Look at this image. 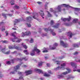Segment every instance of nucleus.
I'll list each match as a JSON object with an SVG mask.
<instances>
[{
    "mask_svg": "<svg viewBox=\"0 0 80 80\" xmlns=\"http://www.w3.org/2000/svg\"><path fill=\"white\" fill-rule=\"evenodd\" d=\"M35 52H36L37 53H40L41 52L40 50L39 49H37V46L34 47V49L32 50V52L30 53V55L31 56H34L35 55Z\"/></svg>",
    "mask_w": 80,
    "mask_h": 80,
    "instance_id": "f257e3e1",
    "label": "nucleus"
},
{
    "mask_svg": "<svg viewBox=\"0 0 80 80\" xmlns=\"http://www.w3.org/2000/svg\"><path fill=\"white\" fill-rule=\"evenodd\" d=\"M5 49H6V46H5L4 48H2V46H0V51L1 50L2 52L3 53H4V54H6V55L10 54V51H9L8 52H5Z\"/></svg>",
    "mask_w": 80,
    "mask_h": 80,
    "instance_id": "f03ea898",
    "label": "nucleus"
},
{
    "mask_svg": "<svg viewBox=\"0 0 80 80\" xmlns=\"http://www.w3.org/2000/svg\"><path fill=\"white\" fill-rule=\"evenodd\" d=\"M51 25H52V27H53L54 28H58L59 27V25H60V23H58L56 24V25L53 26V24L55 23L52 20L50 22Z\"/></svg>",
    "mask_w": 80,
    "mask_h": 80,
    "instance_id": "7ed1b4c3",
    "label": "nucleus"
},
{
    "mask_svg": "<svg viewBox=\"0 0 80 80\" xmlns=\"http://www.w3.org/2000/svg\"><path fill=\"white\" fill-rule=\"evenodd\" d=\"M60 45L62 46L64 48H67L68 47V45L67 43L64 42L63 41H61L60 42Z\"/></svg>",
    "mask_w": 80,
    "mask_h": 80,
    "instance_id": "20e7f679",
    "label": "nucleus"
},
{
    "mask_svg": "<svg viewBox=\"0 0 80 80\" xmlns=\"http://www.w3.org/2000/svg\"><path fill=\"white\" fill-rule=\"evenodd\" d=\"M9 49H16V50H21V48H19L15 46H14L13 47L10 46H9Z\"/></svg>",
    "mask_w": 80,
    "mask_h": 80,
    "instance_id": "39448f33",
    "label": "nucleus"
},
{
    "mask_svg": "<svg viewBox=\"0 0 80 80\" xmlns=\"http://www.w3.org/2000/svg\"><path fill=\"white\" fill-rule=\"evenodd\" d=\"M22 34H23L22 35V37H24L25 35H31V32L29 31L26 32L25 33H23V32L22 33Z\"/></svg>",
    "mask_w": 80,
    "mask_h": 80,
    "instance_id": "423d86ee",
    "label": "nucleus"
},
{
    "mask_svg": "<svg viewBox=\"0 0 80 80\" xmlns=\"http://www.w3.org/2000/svg\"><path fill=\"white\" fill-rule=\"evenodd\" d=\"M15 33L17 34V32H15L13 33H12V36H13V37H14V38L11 39V40H12V42H15V40L18 38L17 37H15V34H14Z\"/></svg>",
    "mask_w": 80,
    "mask_h": 80,
    "instance_id": "0eeeda50",
    "label": "nucleus"
},
{
    "mask_svg": "<svg viewBox=\"0 0 80 80\" xmlns=\"http://www.w3.org/2000/svg\"><path fill=\"white\" fill-rule=\"evenodd\" d=\"M71 19L72 18L70 16H69L68 18H61V20H62L63 22H66V21H68L69 22V21H70Z\"/></svg>",
    "mask_w": 80,
    "mask_h": 80,
    "instance_id": "6e6552de",
    "label": "nucleus"
},
{
    "mask_svg": "<svg viewBox=\"0 0 80 80\" xmlns=\"http://www.w3.org/2000/svg\"><path fill=\"white\" fill-rule=\"evenodd\" d=\"M2 15L3 16V17H4V18H5V19H6V18H7V15H8V16H9V17H12V16L13 14H5L4 13H2Z\"/></svg>",
    "mask_w": 80,
    "mask_h": 80,
    "instance_id": "1a4fd4ad",
    "label": "nucleus"
},
{
    "mask_svg": "<svg viewBox=\"0 0 80 80\" xmlns=\"http://www.w3.org/2000/svg\"><path fill=\"white\" fill-rule=\"evenodd\" d=\"M44 31H45V32H48V31H51V33H52L53 31H54V30H52L51 28H44Z\"/></svg>",
    "mask_w": 80,
    "mask_h": 80,
    "instance_id": "9d476101",
    "label": "nucleus"
},
{
    "mask_svg": "<svg viewBox=\"0 0 80 80\" xmlns=\"http://www.w3.org/2000/svg\"><path fill=\"white\" fill-rule=\"evenodd\" d=\"M32 18V17L29 16L26 18V20H27V22H28L30 23Z\"/></svg>",
    "mask_w": 80,
    "mask_h": 80,
    "instance_id": "9b49d317",
    "label": "nucleus"
},
{
    "mask_svg": "<svg viewBox=\"0 0 80 80\" xmlns=\"http://www.w3.org/2000/svg\"><path fill=\"white\" fill-rule=\"evenodd\" d=\"M25 72L26 73H27L26 75L27 76V75H30L31 74H32V70L26 71Z\"/></svg>",
    "mask_w": 80,
    "mask_h": 80,
    "instance_id": "f8f14e48",
    "label": "nucleus"
},
{
    "mask_svg": "<svg viewBox=\"0 0 80 80\" xmlns=\"http://www.w3.org/2000/svg\"><path fill=\"white\" fill-rule=\"evenodd\" d=\"M23 60H24L25 61H27V60H28V59L25 57L24 58H17V60L18 61H22Z\"/></svg>",
    "mask_w": 80,
    "mask_h": 80,
    "instance_id": "ddd939ff",
    "label": "nucleus"
},
{
    "mask_svg": "<svg viewBox=\"0 0 80 80\" xmlns=\"http://www.w3.org/2000/svg\"><path fill=\"white\" fill-rule=\"evenodd\" d=\"M20 68V65H17L16 66L14 67V69L15 72H17V70Z\"/></svg>",
    "mask_w": 80,
    "mask_h": 80,
    "instance_id": "4468645a",
    "label": "nucleus"
},
{
    "mask_svg": "<svg viewBox=\"0 0 80 80\" xmlns=\"http://www.w3.org/2000/svg\"><path fill=\"white\" fill-rule=\"evenodd\" d=\"M67 70L68 71V72H64L62 73V74L63 75H66V74H67L68 73H70V72H72V71H71V70L70 69H68L67 68H66Z\"/></svg>",
    "mask_w": 80,
    "mask_h": 80,
    "instance_id": "2eb2a0df",
    "label": "nucleus"
},
{
    "mask_svg": "<svg viewBox=\"0 0 80 80\" xmlns=\"http://www.w3.org/2000/svg\"><path fill=\"white\" fill-rule=\"evenodd\" d=\"M14 27H17L16 26H15V25H16V23H18V22H20V20L19 19H16L15 20V21H14Z\"/></svg>",
    "mask_w": 80,
    "mask_h": 80,
    "instance_id": "dca6fc26",
    "label": "nucleus"
},
{
    "mask_svg": "<svg viewBox=\"0 0 80 80\" xmlns=\"http://www.w3.org/2000/svg\"><path fill=\"white\" fill-rule=\"evenodd\" d=\"M71 66L74 67V68H77V64L76 63L71 62Z\"/></svg>",
    "mask_w": 80,
    "mask_h": 80,
    "instance_id": "f3484780",
    "label": "nucleus"
},
{
    "mask_svg": "<svg viewBox=\"0 0 80 80\" xmlns=\"http://www.w3.org/2000/svg\"><path fill=\"white\" fill-rule=\"evenodd\" d=\"M39 13L40 14L41 17H42V18H44L43 17V16H44L45 15V14H44V13L43 12V11L42 10H40V12H39Z\"/></svg>",
    "mask_w": 80,
    "mask_h": 80,
    "instance_id": "a211bd4d",
    "label": "nucleus"
},
{
    "mask_svg": "<svg viewBox=\"0 0 80 80\" xmlns=\"http://www.w3.org/2000/svg\"><path fill=\"white\" fill-rule=\"evenodd\" d=\"M58 78L59 79H60V78H64V75L63 74L58 75Z\"/></svg>",
    "mask_w": 80,
    "mask_h": 80,
    "instance_id": "6ab92c4d",
    "label": "nucleus"
},
{
    "mask_svg": "<svg viewBox=\"0 0 80 80\" xmlns=\"http://www.w3.org/2000/svg\"><path fill=\"white\" fill-rule=\"evenodd\" d=\"M35 70L37 72H38L39 73H43V71L42 70H41L38 69H36Z\"/></svg>",
    "mask_w": 80,
    "mask_h": 80,
    "instance_id": "aec40b11",
    "label": "nucleus"
},
{
    "mask_svg": "<svg viewBox=\"0 0 80 80\" xmlns=\"http://www.w3.org/2000/svg\"><path fill=\"white\" fill-rule=\"evenodd\" d=\"M68 35H69V38L70 39V38H72V36H73V34L71 32H68Z\"/></svg>",
    "mask_w": 80,
    "mask_h": 80,
    "instance_id": "412c9836",
    "label": "nucleus"
},
{
    "mask_svg": "<svg viewBox=\"0 0 80 80\" xmlns=\"http://www.w3.org/2000/svg\"><path fill=\"white\" fill-rule=\"evenodd\" d=\"M44 62L41 61L38 62V67H42V64Z\"/></svg>",
    "mask_w": 80,
    "mask_h": 80,
    "instance_id": "4be33fe9",
    "label": "nucleus"
},
{
    "mask_svg": "<svg viewBox=\"0 0 80 80\" xmlns=\"http://www.w3.org/2000/svg\"><path fill=\"white\" fill-rule=\"evenodd\" d=\"M78 19L77 18H74L73 21V23H76L77 22H78Z\"/></svg>",
    "mask_w": 80,
    "mask_h": 80,
    "instance_id": "5701e85b",
    "label": "nucleus"
},
{
    "mask_svg": "<svg viewBox=\"0 0 80 80\" xmlns=\"http://www.w3.org/2000/svg\"><path fill=\"white\" fill-rule=\"evenodd\" d=\"M57 9L58 10V12H61V6L59 5L58 6V7L57 8Z\"/></svg>",
    "mask_w": 80,
    "mask_h": 80,
    "instance_id": "b1692460",
    "label": "nucleus"
},
{
    "mask_svg": "<svg viewBox=\"0 0 80 80\" xmlns=\"http://www.w3.org/2000/svg\"><path fill=\"white\" fill-rule=\"evenodd\" d=\"M64 24L65 25V26H67V27H68V26H70V25L72 24V23L71 22L69 23H64Z\"/></svg>",
    "mask_w": 80,
    "mask_h": 80,
    "instance_id": "393cba45",
    "label": "nucleus"
},
{
    "mask_svg": "<svg viewBox=\"0 0 80 80\" xmlns=\"http://www.w3.org/2000/svg\"><path fill=\"white\" fill-rule=\"evenodd\" d=\"M14 2H15V1L13 0H12L10 2V3L11 5H13L15 4Z\"/></svg>",
    "mask_w": 80,
    "mask_h": 80,
    "instance_id": "a878e982",
    "label": "nucleus"
},
{
    "mask_svg": "<svg viewBox=\"0 0 80 80\" xmlns=\"http://www.w3.org/2000/svg\"><path fill=\"white\" fill-rule=\"evenodd\" d=\"M48 13V17H52V15L49 12L47 11Z\"/></svg>",
    "mask_w": 80,
    "mask_h": 80,
    "instance_id": "bb28decb",
    "label": "nucleus"
},
{
    "mask_svg": "<svg viewBox=\"0 0 80 80\" xmlns=\"http://www.w3.org/2000/svg\"><path fill=\"white\" fill-rule=\"evenodd\" d=\"M43 76L44 77H50V75L48 74H47L46 73H45L44 74Z\"/></svg>",
    "mask_w": 80,
    "mask_h": 80,
    "instance_id": "cd10ccee",
    "label": "nucleus"
},
{
    "mask_svg": "<svg viewBox=\"0 0 80 80\" xmlns=\"http://www.w3.org/2000/svg\"><path fill=\"white\" fill-rule=\"evenodd\" d=\"M62 5H63L65 7H70V6H69L68 5L66 4H62Z\"/></svg>",
    "mask_w": 80,
    "mask_h": 80,
    "instance_id": "c85d7f7f",
    "label": "nucleus"
},
{
    "mask_svg": "<svg viewBox=\"0 0 80 80\" xmlns=\"http://www.w3.org/2000/svg\"><path fill=\"white\" fill-rule=\"evenodd\" d=\"M21 45H22L23 48H25V49H27V46L26 45H23V43H22L21 44Z\"/></svg>",
    "mask_w": 80,
    "mask_h": 80,
    "instance_id": "c756f323",
    "label": "nucleus"
},
{
    "mask_svg": "<svg viewBox=\"0 0 80 80\" xmlns=\"http://www.w3.org/2000/svg\"><path fill=\"white\" fill-rule=\"evenodd\" d=\"M73 47H77V48H78V44H75L73 45Z\"/></svg>",
    "mask_w": 80,
    "mask_h": 80,
    "instance_id": "7c9ffc66",
    "label": "nucleus"
},
{
    "mask_svg": "<svg viewBox=\"0 0 80 80\" xmlns=\"http://www.w3.org/2000/svg\"><path fill=\"white\" fill-rule=\"evenodd\" d=\"M54 62L55 63H56L57 65H60V61H54Z\"/></svg>",
    "mask_w": 80,
    "mask_h": 80,
    "instance_id": "2f4dec72",
    "label": "nucleus"
},
{
    "mask_svg": "<svg viewBox=\"0 0 80 80\" xmlns=\"http://www.w3.org/2000/svg\"><path fill=\"white\" fill-rule=\"evenodd\" d=\"M74 78V77L70 76L69 78H67V79L69 80V79H70L71 78Z\"/></svg>",
    "mask_w": 80,
    "mask_h": 80,
    "instance_id": "473e14b6",
    "label": "nucleus"
},
{
    "mask_svg": "<svg viewBox=\"0 0 80 80\" xmlns=\"http://www.w3.org/2000/svg\"><path fill=\"white\" fill-rule=\"evenodd\" d=\"M2 42L3 43H8V41L7 40L2 41Z\"/></svg>",
    "mask_w": 80,
    "mask_h": 80,
    "instance_id": "72a5a7b5",
    "label": "nucleus"
},
{
    "mask_svg": "<svg viewBox=\"0 0 80 80\" xmlns=\"http://www.w3.org/2000/svg\"><path fill=\"white\" fill-rule=\"evenodd\" d=\"M6 64H8V65H10V64H11V62L10 61H7L6 62Z\"/></svg>",
    "mask_w": 80,
    "mask_h": 80,
    "instance_id": "f704fd0d",
    "label": "nucleus"
},
{
    "mask_svg": "<svg viewBox=\"0 0 80 80\" xmlns=\"http://www.w3.org/2000/svg\"><path fill=\"white\" fill-rule=\"evenodd\" d=\"M14 8H16V9H19V8H20L19 7V6H17V5H15L14 6Z\"/></svg>",
    "mask_w": 80,
    "mask_h": 80,
    "instance_id": "c9c22d12",
    "label": "nucleus"
},
{
    "mask_svg": "<svg viewBox=\"0 0 80 80\" xmlns=\"http://www.w3.org/2000/svg\"><path fill=\"white\" fill-rule=\"evenodd\" d=\"M19 80H23V77L22 76H21L20 77H19Z\"/></svg>",
    "mask_w": 80,
    "mask_h": 80,
    "instance_id": "e433bc0d",
    "label": "nucleus"
},
{
    "mask_svg": "<svg viewBox=\"0 0 80 80\" xmlns=\"http://www.w3.org/2000/svg\"><path fill=\"white\" fill-rule=\"evenodd\" d=\"M26 25H27L28 27H31V24H28V23H26Z\"/></svg>",
    "mask_w": 80,
    "mask_h": 80,
    "instance_id": "4c0bfd02",
    "label": "nucleus"
},
{
    "mask_svg": "<svg viewBox=\"0 0 80 80\" xmlns=\"http://www.w3.org/2000/svg\"><path fill=\"white\" fill-rule=\"evenodd\" d=\"M30 43H33V38H31Z\"/></svg>",
    "mask_w": 80,
    "mask_h": 80,
    "instance_id": "58836bf2",
    "label": "nucleus"
},
{
    "mask_svg": "<svg viewBox=\"0 0 80 80\" xmlns=\"http://www.w3.org/2000/svg\"><path fill=\"white\" fill-rule=\"evenodd\" d=\"M66 66V64L65 63H63V64H62L61 65V67H65Z\"/></svg>",
    "mask_w": 80,
    "mask_h": 80,
    "instance_id": "ea45409f",
    "label": "nucleus"
},
{
    "mask_svg": "<svg viewBox=\"0 0 80 80\" xmlns=\"http://www.w3.org/2000/svg\"><path fill=\"white\" fill-rule=\"evenodd\" d=\"M21 41H22V39H18L17 41H16V42H18V43H20V42H21Z\"/></svg>",
    "mask_w": 80,
    "mask_h": 80,
    "instance_id": "a19ab883",
    "label": "nucleus"
},
{
    "mask_svg": "<svg viewBox=\"0 0 80 80\" xmlns=\"http://www.w3.org/2000/svg\"><path fill=\"white\" fill-rule=\"evenodd\" d=\"M75 61H76V62H80V59H78L77 58H76L75 59Z\"/></svg>",
    "mask_w": 80,
    "mask_h": 80,
    "instance_id": "79ce46f5",
    "label": "nucleus"
},
{
    "mask_svg": "<svg viewBox=\"0 0 80 80\" xmlns=\"http://www.w3.org/2000/svg\"><path fill=\"white\" fill-rule=\"evenodd\" d=\"M6 22H2L0 23V24H2V25H4V24H5Z\"/></svg>",
    "mask_w": 80,
    "mask_h": 80,
    "instance_id": "37998d69",
    "label": "nucleus"
},
{
    "mask_svg": "<svg viewBox=\"0 0 80 80\" xmlns=\"http://www.w3.org/2000/svg\"><path fill=\"white\" fill-rule=\"evenodd\" d=\"M78 52H76L73 54V55H78Z\"/></svg>",
    "mask_w": 80,
    "mask_h": 80,
    "instance_id": "c03bdc74",
    "label": "nucleus"
},
{
    "mask_svg": "<svg viewBox=\"0 0 80 80\" xmlns=\"http://www.w3.org/2000/svg\"><path fill=\"white\" fill-rule=\"evenodd\" d=\"M59 68H60V66H58V67H57V68L55 69V70H56L57 71V70H59Z\"/></svg>",
    "mask_w": 80,
    "mask_h": 80,
    "instance_id": "a18cd8bd",
    "label": "nucleus"
},
{
    "mask_svg": "<svg viewBox=\"0 0 80 80\" xmlns=\"http://www.w3.org/2000/svg\"><path fill=\"white\" fill-rule=\"evenodd\" d=\"M2 29H1L2 31H3L4 30H5V26H3V27H2Z\"/></svg>",
    "mask_w": 80,
    "mask_h": 80,
    "instance_id": "49530a36",
    "label": "nucleus"
},
{
    "mask_svg": "<svg viewBox=\"0 0 80 80\" xmlns=\"http://www.w3.org/2000/svg\"><path fill=\"white\" fill-rule=\"evenodd\" d=\"M74 9L75 11H78V8H74Z\"/></svg>",
    "mask_w": 80,
    "mask_h": 80,
    "instance_id": "de8ad7c7",
    "label": "nucleus"
},
{
    "mask_svg": "<svg viewBox=\"0 0 80 80\" xmlns=\"http://www.w3.org/2000/svg\"><path fill=\"white\" fill-rule=\"evenodd\" d=\"M56 48V47H52L50 48V50H55Z\"/></svg>",
    "mask_w": 80,
    "mask_h": 80,
    "instance_id": "09e8293b",
    "label": "nucleus"
},
{
    "mask_svg": "<svg viewBox=\"0 0 80 80\" xmlns=\"http://www.w3.org/2000/svg\"><path fill=\"white\" fill-rule=\"evenodd\" d=\"M17 51H15L13 52H12V54H14V53H17Z\"/></svg>",
    "mask_w": 80,
    "mask_h": 80,
    "instance_id": "8fccbe9b",
    "label": "nucleus"
},
{
    "mask_svg": "<svg viewBox=\"0 0 80 80\" xmlns=\"http://www.w3.org/2000/svg\"><path fill=\"white\" fill-rule=\"evenodd\" d=\"M17 55H19L20 57H21V56L22 55V54L21 53H18Z\"/></svg>",
    "mask_w": 80,
    "mask_h": 80,
    "instance_id": "3c124183",
    "label": "nucleus"
},
{
    "mask_svg": "<svg viewBox=\"0 0 80 80\" xmlns=\"http://www.w3.org/2000/svg\"><path fill=\"white\" fill-rule=\"evenodd\" d=\"M45 9H46V10L48 8V7H47V4H46L45 5Z\"/></svg>",
    "mask_w": 80,
    "mask_h": 80,
    "instance_id": "603ef678",
    "label": "nucleus"
},
{
    "mask_svg": "<svg viewBox=\"0 0 80 80\" xmlns=\"http://www.w3.org/2000/svg\"><path fill=\"white\" fill-rule=\"evenodd\" d=\"M10 74H15V72L14 71H12L10 72Z\"/></svg>",
    "mask_w": 80,
    "mask_h": 80,
    "instance_id": "864d4df0",
    "label": "nucleus"
},
{
    "mask_svg": "<svg viewBox=\"0 0 80 80\" xmlns=\"http://www.w3.org/2000/svg\"><path fill=\"white\" fill-rule=\"evenodd\" d=\"M33 18H34V19H36V20H37L38 21V18H35V16H33Z\"/></svg>",
    "mask_w": 80,
    "mask_h": 80,
    "instance_id": "5fc2aeb1",
    "label": "nucleus"
},
{
    "mask_svg": "<svg viewBox=\"0 0 80 80\" xmlns=\"http://www.w3.org/2000/svg\"><path fill=\"white\" fill-rule=\"evenodd\" d=\"M48 72L49 73H50V74H52L53 73L52 72H51V71L49 70L48 71Z\"/></svg>",
    "mask_w": 80,
    "mask_h": 80,
    "instance_id": "6e6d98bb",
    "label": "nucleus"
},
{
    "mask_svg": "<svg viewBox=\"0 0 80 80\" xmlns=\"http://www.w3.org/2000/svg\"><path fill=\"white\" fill-rule=\"evenodd\" d=\"M54 46H58V44L55 42L54 44Z\"/></svg>",
    "mask_w": 80,
    "mask_h": 80,
    "instance_id": "4d7b16f0",
    "label": "nucleus"
},
{
    "mask_svg": "<svg viewBox=\"0 0 80 80\" xmlns=\"http://www.w3.org/2000/svg\"><path fill=\"white\" fill-rule=\"evenodd\" d=\"M5 33H6V36H7L8 35V31H6L5 32Z\"/></svg>",
    "mask_w": 80,
    "mask_h": 80,
    "instance_id": "13d9d810",
    "label": "nucleus"
},
{
    "mask_svg": "<svg viewBox=\"0 0 80 80\" xmlns=\"http://www.w3.org/2000/svg\"><path fill=\"white\" fill-rule=\"evenodd\" d=\"M28 52V51H27V50H25L23 51L24 53H27Z\"/></svg>",
    "mask_w": 80,
    "mask_h": 80,
    "instance_id": "bf43d9fd",
    "label": "nucleus"
},
{
    "mask_svg": "<svg viewBox=\"0 0 80 80\" xmlns=\"http://www.w3.org/2000/svg\"><path fill=\"white\" fill-rule=\"evenodd\" d=\"M43 53H45V52L47 53V52H48V51H47V50H43Z\"/></svg>",
    "mask_w": 80,
    "mask_h": 80,
    "instance_id": "052dcab7",
    "label": "nucleus"
},
{
    "mask_svg": "<svg viewBox=\"0 0 80 80\" xmlns=\"http://www.w3.org/2000/svg\"><path fill=\"white\" fill-rule=\"evenodd\" d=\"M3 77V75H0V78H2Z\"/></svg>",
    "mask_w": 80,
    "mask_h": 80,
    "instance_id": "680f3d73",
    "label": "nucleus"
},
{
    "mask_svg": "<svg viewBox=\"0 0 80 80\" xmlns=\"http://www.w3.org/2000/svg\"><path fill=\"white\" fill-rule=\"evenodd\" d=\"M37 3L38 4H39V5H40V4H42V2H38Z\"/></svg>",
    "mask_w": 80,
    "mask_h": 80,
    "instance_id": "e2e57ef3",
    "label": "nucleus"
},
{
    "mask_svg": "<svg viewBox=\"0 0 80 80\" xmlns=\"http://www.w3.org/2000/svg\"><path fill=\"white\" fill-rule=\"evenodd\" d=\"M18 74H19V75H21V74H22V72H18Z\"/></svg>",
    "mask_w": 80,
    "mask_h": 80,
    "instance_id": "0e129e2a",
    "label": "nucleus"
},
{
    "mask_svg": "<svg viewBox=\"0 0 80 80\" xmlns=\"http://www.w3.org/2000/svg\"><path fill=\"white\" fill-rule=\"evenodd\" d=\"M56 35V33H55L53 32L52 33V35Z\"/></svg>",
    "mask_w": 80,
    "mask_h": 80,
    "instance_id": "69168bd1",
    "label": "nucleus"
},
{
    "mask_svg": "<svg viewBox=\"0 0 80 80\" xmlns=\"http://www.w3.org/2000/svg\"><path fill=\"white\" fill-rule=\"evenodd\" d=\"M47 65L48 67H50V64L48 63L47 64Z\"/></svg>",
    "mask_w": 80,
    "mask_h": 80,
    "instance_id": "338daca9",
    "label": "nucleus"
},
{
    "mask_svg": "<svg viewBox=\"0 0 80 80\" xmlns=\"http://www.w3.org/2000/svg\"><path fill=\"white\" fill-rule=\"evenodd\" d=\"M25 54H26V55H29V53L28 52H26Z\"/></svg>",
    "mask_w": 80,
    "mask_h": 80,
    "instance_id": "774afa93",
    "label": "nucleus"
}]
</instances>
